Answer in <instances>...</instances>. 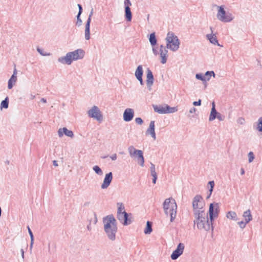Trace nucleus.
Listing matches in <instances>:
<instances>
[{"label": "nucleus", "instance_id": "nucleus-1", "mask_svg": "<svg viewBox=\"0 0 262 262\" xmlns=\"http://www.w3.org/2000/svg\"><path fill=\"white\" fill-rule=\"evenodd\" d=\"M104 230L109 239L114 241L118 228L117 222L113 215H108L103 218Z\"/></svg>", "mask_w": 262, "mask_h": 262}, {"label": "nucleus", "instance_id": "nucleus-2", "mask_svg": "<svg viewBox=\"0 0 262 262\" xmlns=\"http://www.w3.org/2000/svg\"><path fill=\"white\" fill-rule=\"evenodd\" d=\"M193 215L194 224L196 225L198 229L209 231L211 228L213 230L212 224L209 221L207 214L205 212Z\"/></svg>", "mask_w": 262, "mask_h": 262}, {"label": "nucleus", "instance_id": "nucleus-3", "mask_svg": "<svg viewBox=\"0 0 262 262\" xmlns=\"http://www.w3.org/2000/svg\"><path fill=\"white\" fill-rule=\"evenodd\" d=\"M84 54L85 52L83 50L81 49H77L73 52H68L65 56L58 58V61L62 64L70 65L73 60L82 59Z\"/></svg>", "mask_w": 262, "mask_h": 262}, {"label": "nucleus", "instance_id": "nucleus-4", "mask_svg": "<svg viewBox=\"0 0 262 262\" xmlns=\"http://www.w3.org/2000/svg\"><path fill=\"white\" fill-rule=\"evenodd\" d=\"M163 206L165 215L167 216L169 215L170 222H172L177 215V205L175 200L170 198L166 199L165 200Z\"/></svg>", "mask_w": 262, "mask_h": 262}, {"label": "nucleus", "instance_id": "nucleus-5", "mask_svg": "<svg viewBox=\"0 0 262 262\" xmlns=\"http://www.w3.org/2000/svg\"><path fill=\"white\" fill-rule=\"evenodd\" d=\"M166 48L173 52L177 51L180 45V40L173 32H168L165 38Z\"/></svg>", "mask_w": 262, "mask_h": 262}, {"label": "nucleus", "instance_id": "nucleus-6", "mask_svg": "<svg viewBox=\"0 0 262 262\" xmlns=\"http://www.w3.org/2000/svg\"><path fill=\"white\" fill-rule=\"evenodd\" d=\"M204 206L205 202L202 197L200 195H195L192 201L193 215L205 212Z\"/></svg>", "mask_w": 262, "mask_h": 262}, {"label": "nucleus", "instance_id": "nucleus-7", "mask_svg": "<svg viewBox=\"0 0 262 262\" xmlns=\"http://www.w3.org/2000/svg\"><path fill=\"white\" fill-rule=\"evenodd\" d=\"M218 10L216 14L217 18L221 21L229 23L233 19V16L230 12H227L224 8V6H216Z\"/></svg>", "mask_w": 262, "mask_h": 262}, {"label": "nucleus", "instance_id": "nucleus-8", "mask_svg": "<svg viewBox=\"0 0 262 262\" xmlns=\"http://www.w3.org/2000/svg\"><path fill=\"white\" fill-rule=\"evenodd\" d=\"M87 114L89 117L97 120L99 122L103 121V115L99 108L94 105L91 107L88 112Z\"/></svg>", "mask_w": 262, "mask_h": 262}, {"label": "nucleus", "instance_id": "nucleus-9", "mask_svg": "<svg viewBox=\"0 0 262 262\" xmlns=\"http://www.w3.org/2000/svg\"><path fill=\"white\" fill-rule=\"evenodd\" d=\"M154 111L161 114L173 113L178 111L176 107H170L167 104L154 106Z\"/></svg>", "mask_w": 262, "mask_h": 262}, {"label": "nucleus", "instance_id": "nucleus-10", "mask_svg": "<svg viewBox=\"0 0 262 262\" xmlns=\"http://www.w3.org/2000/svg\"><path fill=\"white\" fill-rule=\"evenodd\" d=\"M219 206L218 204L216 203L214 205L212 203H211L209 205V215L210 222L212 224V222L214 220V219L216 218L218 216L219 214Z\"/></svg>", "mask_w": 262, "mask_h": 262}, {"label": "nucleus", "instance_id": "nucleus-11", "mask_svg": "<svg viewBox=\"0 0 262 262\" xmlns=\"http://www.w3.org/2000/svg\"><path fill=\"white\" fill-rule=\"evenodd\" d=\"M160 62L162 64H165L167 60L168 50L166 47L161 45L159 49Z\"/></svg>", "mask_w": 262, "mask_h": 262}, {"label": "nucleus", "instance_id": "nucleus-12", "mask_svg": "<svg viewBox=\"0 0 262 262\" xmlns=\"http://www.w3.org/2000/svg\"><path fill=\"white\" fill-rule=\"evenodd\" d=\"M185 246L183 243H179L176 249L173 251L171 255V258L172 260L177 259L183 252Z\"/></svg>", "mask_w": 262, "mask_h": 262}, {"label": "nucleus", "instance_id": "nucleus-13", "mask_svg": "<svg viewBox=\"0 0 262 262\" xmlns=\"http://www.w3.org/2000/svg\"><path fill=\"white\" fill-rule=\"evenodd\" d=\"M128 215L126 212L117 213V218L123 225L126 226L131 223V221L128 219Z\"/></svg>", "mask_w": 262, "mask_h": 262}, {"label": "nucleus", "instance_id": "nucleus-14", "mask_svg": "<svg viewBox=\"0 0 262 262\" xmlns=\"http://www.w3.org/2000/svg\"><path fill=\"white\" fill-rule=\"evenodd\" d=\"M154 77L151 71L148 69L146 74V85L148 90L150 91L154 84Z\"/></svg>", "mask_w": 262, "mask_h": 262}, {"label": "nucleus", "instance_id": "nucleus-15", "mask_svg": "<svg viewBox=\"0 0 262 262\" xmlns=\"http://www.w3.org/2000/svg\"><path fill=\"white\" fill-rule=\"evenodd\" d=\"M134 111L130 108H127L124 111L123 114V118L124 121H130L134 118Z\"/></svg>", "mask_w": 262, "mask_h": 262}, {"label": "nucleus", "instance_id": "nucleus-16", "mask_svg": "<svg viewBox=\"0 0 262 262\" xmlns=\"http://www.w3.org/2000/svg\"><path fill=\"white\" fill-rule=\"evenodd\" d=\"M113 180V173L110 172L106 173L105 176L103 183L101 185V188L102 189H105L108 188Z\"/></svg>", "mask_w": 262, "mask_h": 262}, {"label": "nucleus", "instance_id": "nucleus-17", "mask_svg": "<svg viewBox=\"0 0 262 262\" xmlns=\"http://www.w3.org/2000/svg\"><path fill=\"white\" fill-rule=\"evenodd\" d=\"M210 29L211 30V33L206 34V37L207 39L211 43L218 46H221L218 42L216 34L213 33L212 27H211Z\"/></svg>", "mask_w": 262, "mask_h": 262}, {"label": "nucleus", "instance_id": "nucleus-18", "mask_svg": "<svg viewBox=\"0 0 262 262\" xmlns=\"http://www.w3.org/2000/svg\"><path fill=\"white\" fill-rule=\"evenodd\" d=\"M143 74V67L141 65L138 66L135 71V76L136 78L139 81L141 85H143V81L142 76Z\"/></svg>", "mask_w": 262, "mask_h": 262}, {"label": "nucleus", "instance_id": "nucleus-19", "mask_svg": "<svg viewBox=\"0 0 262 262\" xmlns=\"http://www.w3.org/2000/svg\"><path fill=\"white\" fill-rule=\"evenodd\" d=\"M17 70L16 68H14L13 74L8 81V88L10 90L13 88L14 84H15L17 81Z\"/></svg>", "mask_w": 262, "mask_h": 262}, {"label": "nucleus", "instance_id": "nucleus-20", "mask_svg": "<svg viewBox=\"0 0 262 262\" xmlns=\"http://www.w3.org/2000/svg\"><path fill=\"white\" fill-rule=\"evenodd\" d=\"M146 135H150L151 137L154 139L156 140V136L155 130V121H151L149 123V125L146 132Z\"/></svg>", "mask_w": 262, "mask_h": 262}, {"label": "nucleus", "instance_id": "nucleus-21", "mask_svg": "<svg viewBox=\"0 0 262 262\" xmlns=\"http://www.w3.org/2000/svg\"><path fill=\"white\" fill-rule=\"evenodd\" d=\"M218 113H219L215 109V103L213 102L212 103V108L209 117V121H212L214 120L216 118V116L217 115Z\"/></svg>", "mask_w": 262, "mask_h": 262}, {"label": "nucleus", "instance_id": "nucleus-22", "mask_svg": "<svg viewBox=\"0 0 262 262\" xmlns=\"http://www.w3.org/2000/svg\"><path fill=\"white\" fill-rule=\"evenodd\" d=\"M137 158L138 163L141 166L143 167L144 165V158L143 151L141 150L137 155Z\"/></svg>", "mask_w": 262, "mask_h": 262}, {"label": "nucleus", "instance_id": "nucleus-23", "mask_svg": "<svg viewBox=\"0 0 262 262\" xmlns=\"http://www.w3.org/2000/svg\"><path fill=\"white\" fill-rule=\"evenodd\" d=\"M129 155L130 157L134 158L135 156H137L138 152L141 150L136 149L133 145L129 146L127 148Z\"/></svg>", "mask_w": 262, "mask_h": 262}, {"label": "nucleus", "instance_id": "nucleus-24", "mask_svg": "<svg viewBox=\"0 0 262 262\" xmlns=\"http://www.w3.org/2000/svg\"><path fill=\"white\" fill-rule=\"evenodd\" d=\"M90 23L86 22L84 31V37L85 40L90 39Z\"/></svg>", "mask_w": 262, "mask_h": 262}, {"label": "nucleus", "instance_id": "nucleus-25", "mask_svg": "<svg viewBox=\"0 0 262 262\" xmlns=\"http://www.w3.org/2000/svg\"><path fill=\"white\" fill-rule=\"evenodd\" d=\"M245 218L246 223H248L250 221L252 220V216L251 213V211L249 209L245 211L243 215Z\"/></svg>", "mask_w": 262, "mask_h": 262}, {"label": "nucleus", "instance_id": "nucleus-26", "mask_svg": "<svg viewBox=\"0 0 262 262\" xmlns=\"http://www.w3.org/2000/svg\"><path fill=\"white\" fill-rule=\"evenodd\" d=\"M125 17L127 21H130L132 19V13L130 8H125Z\"/></svg>", "mask_w": 262, "mask_h": 262}, {"label": "nucleus", "instance_id": "nucleus-27", "mask_svg": "<svg viewBox=\"0 0 262 262\" xmlns=\"http://www.w3.org/2000/svg\"><path fill=\"white\" fill-rule=\"evenodd\" d=\"M226 217L228 219H231L232 220H234V221L237 220V214H236V212L234 211H228L227 213Z\"/></svg>", "mask_w": 262, "mask_h": 262}, {"label": "nucleus", "instance_id": "nucleus-28", "mask_svg": "<svg viewBox=\"0 0 262 262\" xmlns=\"http://www.w3.org/2000/svg\"><path fill=\"white\" fill-rule=\"evenodd\" d=\"M152 231V223L149 221H147L146 223V227L144 229V232L146 234H150Z\"/></svg>", "mask_w": 262, "mask_h": 262}, {"label": "nucleus", "instance_id": "nucleus-29", "mask_svg": "<svg viewBox=\"0 0 262 262\" xmlns=\"http://www.w3.org/2000/svg\"><path fill=\"white\" fill-rule=\"evenodd\" d=\"M149 40L152 46H154L156 45L157 41L154 32L150 34Z\"/></svg>", "mask_w": 262, "mask_h": 262}, {"label": "nucleus", "instance_id": "nucleus-30", "mask_svg": "<svg viewBox=\"0 0 262 262\" xmlns=\"http://www.w3.org/2000/svg\"><path fill=\"white\" fill-rule=\"evenodd\" d=\"M195 77L197 79L200 80L203 82L210 80V77L205 78V77L201 73H197L195 75Z\"/></svg>", "mask_w": 262, "mask_h": 262}, {"label": "nucleus", "instance_id": "nucleus-31", "mask_svg": "<svg viewBox=\"0 0 262 262\" xmlns=\"http://www.w3.org/2000/svg\"><path fill=\"white\" fill-rule=\"evenodd\" d=\"M63 134L68 137L72 138L74 136V134L72 131L68 130L66 127L63 128Z\"/></svg>", "mask_w": 262, "mask_h": 262}, {"label": "nucleus", "instance_id": "nucleus-32", "mask_svg": "<svg viewBox=\"0 0 262 262\" xmlns=\"http://www.w3.org/2000/svg\"><path fill=\"white\" fill-rule=\"evenodd\" d=\"M93 169L94 171L98 175L102 176L103 174V171L97 165H95L93 167Z\"/></svg>", "mask_w": 262, "mask_h": 262}, {"label": "nucleus", "instance_id": "nucleus-33", "mask_svg": "<svg viewBox=\"0 0 262 262\" xmlns=\"http://www.w3.org/2000/svg\"><path fill=\"white\" fill-rule=\"evenodd\" d=\"M9 105V101L8 98L3 100L1 104V108H7Z\"/></svg>", "mask_w": 262, "mask_h": 262}, {"label": "nucleus", "instance_id": "nucleus-34", "mask_svg": "<svg viewBox=\"0 0 262 262\" xmlns=\"http://www.w3.org/2000/svg\"><path fill=\"white\" fill-rule=\"evenodd\" d=\"M208 185H210V188L209 190V194H208V196L207 198V199L209 198L210 196V195H211V193L212 192L213 189V187H214V181H209L208 182Z\"/></svg>", "mask_w": 262, "mask_h": 262}, {"label": "nucleus", "instance_id": "nucleus-35", "mask_svg": "<svg viewBox=\"0 0 262 262\" xmlns=\"http://www.w3.org/2000/svg\"><path fill=\"white\" fill-rule=\"evenodd\" d=\"M117 205L118 206V209H117V213L125 212L124 206L122 203H119L117 204Z\"/></svg>", "mask_w": 262, "mask_h": 262}, {"label": "nucleus", "instance_id": "nucleus-36", "mask_svg": "<svg viewBox=\"0 0 262 262\" xmlns=\"http://www.w3.org/2000/svg\"><path fill=\"white\" fill-rule=\"evenodd\" d=\"M257 129L260 132H262V117L259 118L258 120Z\"/></svg>", "mask_w": 262, "mask_h": 262}, {"label": "nucleus", "instance_id": "nucleus-37", "mask_svg": "<svg viewBox=\"0 0 262 262\" xmlns=\"http://www.w3.org/2000/svg\"><path fill=\"white\" fill-rule=\"evenodd\" d=\"M248 162L249 163H251L252 162H253L255 157H254V154L252 151H250L248 154Z\"/></svg>", "mask_w": 262, "mask_h": 262}, {"label": "nucleus", "instance_id": "nucleus-38", "mask_svg": "<svg viewBox=\"0 0 262 262\" xmlns=\"http://www.w3.org/2000/svg\"><path fill=\"white\" fill-rule=\"evenodd\" d=\"M211 76H212L213 77H215V74L213 71H207L204 75L205 78H210Z\"/></svg>", "mask_w": 262, "mask_h": 262}, {"label": "nucleus", "instance_id": "nucleus-39", "mask_svg": "<svg viewBox=\"0 0 262 262\" xmlns=\"http://www.w3.org/2000/svg\"><path fill=\"white\" fill-rule=\"evenodd\" d=\"M150 171L151 175H155V173H157L155 170V166L152 163H150Z\"/></svg>", "mask_w": 262, "mask_h": 262}, {"label": "nucleus", "instance_id": "nucleus-40", "mask_svg": "<svg viewBox=\"0 0 262 262\" xmlns=\"http://www.w3.org/2000/svg\"><path fill=\"white\" fill-rule=\"evenodd\" d=\"M124 5L125 8H130V6H132V3L130 0H124Z\"/></svg>", "mask_w": 262, "mask_h": 262}, {"label": "nucleus", "instance_id": "nucleus-41", "mask_svg": "<svg viewBox=\"0 0 262 262\" xmlns=\"http://www.w3.org/2000/svg\"><path fill=\"white\" fill-rule=\"evenodd\" d=\"M81 14H79V13H78L77 15V22H76V25L78 26H81V24H82V20L81 19H80V16Z\"/></svg>", "mask_w": 262, "mask_h": 262}, {"label": "nucleus", "instance_id": "nucleus-42", "mask_svg": "<svg viewBox=\"0 0 262 262\" xmlns=\"http://www.w3.org/2000/svg\"><path fill=\"white\" fill-rule=\"evenodd\" d=\"M245 119L243 117H239L237 119V123L241 124V125H243L245 123Z\"/></svg>", "mask_w": 262, "mask_h": 262}, {"label": "nucleus", "instance_id": "nucleus-43", "mask_svg": "<svg viewBox=\"0 0 262 262\" xmlns=\"http://www.w3.org/2000/svg\"><path fill=\"white\" fill-rule=\"evenodd\" d=\"M135 122L137 124L141 125L142 124L143 121L141 118L138 117L135 119Z\"/></svg>", "mask_w": 262, "mask_h": 262}, {"label": "nucleus", "instance_id": "nucleus-44", "mask_svg": "<svg viewBox=\"0 0 262 262\" xmlns=\"http://www.w3.org/2000/svg\"><path fill=\"white\" fill-rule=\"evenodd\" d=\"M216 118H217L220 121H223L225 119V116L219 113L216 116Z\"/></svg>", "mask_w": 262, "mask_h": 262}, {"label": "nucleus", "instance_id": "nucleus-45", "mask_svg": "<svg viewBox=\"0 0 262 262\" xmlns=\"http://www.w3.org/2000/svg\"><path fill=\"white\" fill-rule=\"evenodd\" d=\"M247 223H246V222H244L243 221H241V222H238V224L239 225V227L242 228V229H243L246 226V225L247 224Z\"/></svg>", "mask_w": 262, "mask_h": 262}, {"label": "nucleus", "instance_id": "nucleus-46", "mask_svg": "<svg viewBox=\"0 0 262 262\" xmlns=\"http://www.w3.org/2000/svg\"><path fill=\"white\" fill-rule=\"evenodd\" d=\"M93 9H92V10L89 14L88 18L86 20V22H89V23H91V18H92V16H93Z\"/></svg>", "mask_w": 262, "mask_h": 262}, {"label": "nucleus", "instance_id": "nucleus-47", "mask_svg": "<svg viewBox=\"0 0 262 262\" xmlns=\"http://www.w3.org/2000/svg\"><path fill=\"white\" fill-rule=\"evenodd\" d=\"M27 229L28 230V232L30 236L31 239L34 240L33 234V233H32V231L31 230L30 227L29 226H28Z\"/></svg>", "mask_w": 262, "mask_h": 262}, {"label": "nucleus", "instance_id": "nucleus-48", "mask_svg": "<svg viewBox=\"0 0 262 262\" xmlns=\"http://www.w3.org/2000/svg\"><path fill=\"white\" fill-rule=\"evenodd\" d=\"M58 135L59 137H61L63 136V128H59L58 130Z\"/></svg>", "mask_w": 262, "mask_h": 262}, {"label": "nucleus", "instance_id": "nucleus-49", "mask_svg": "<svg viewBox=\"0 0 262 262\" xmlns=\"http://www.w3.org/2000/svg\"><path fill=\"white\" fill-rule=\"evenodd\" d=\"M193 104L194 106H200L201 104V100L199 99L198 101H194Z\"/></svg>", "mask_w": 262, "mask_h": 262}, {"label": "nucleus", "instance_id": "nucleus-50", "mask_svg": "<svg viewBox=\"0 0 262 262\" xmlns=\"http://www.w3.org/2000/svg\"><path fill=\"white\" fill-rule=\"evenodd\" d=\"M117 156L116 154H113V155H112V156H110V158L113 161H115L117 159Z\"/></svg>", "mask_w": 262, "mask_h": 262}, {"label": "nucleus", "instance_id": "nucleus-51", "mask_svg": "<svg viewBox=\"0 0 262 262\" xmlns=\"http://www.w3.org/2000/svg\"><path fill=\"white\" fill-rule=\"evenodd\" d=\"M78 8H79L78 13H79V14H81L82 13V6L80 4H78Z\"/></svg>", "mask_w": 262, "mask_h": 262}, {"label": "nucleus", "instance_id": "nucleus-52", "mask_svg": "<svg viewBox=\"0 0 262 262\" xmlns=\"http://www.w3.org/2000/svg\"><path fill=\"white\" fill-rule=\"evenodd\" d=\"M196 110L195 108L194 107H192L190 110H189V113H195L196 112Z\"/></svg>", "mask_w": 262, "mask_h": 262}, {"label": "nucleus", "instance_id": "nucleus-53", "mask_svg": "<svg viewBox=\"0 0 262 262\" xmlns=\"http://www.w3.org/2000/svg\"><path fill=\"white\" fill-rule=\"evenodd\" d=\"M152 50L153 53L155 55H157L158 54V51L156 49V48H152Z\"/></svg>", "mask_w": 262, "mask_h": 262}, {"label": "nucleus", "instance_id": "nucleus-54", "mask_svg": "<svg viewBox=\"0 0 262 262\" xmlns=\"http://www.w3.org/2000/svg\"><path fill=\"white\" fill-rule=\"evenodd\" d=\"M33 243H34V240L31 239V243H30V250H32V249Z\"/></svg>", "mask_w": 262, "mask_h": 262}, {"label": "nucleus", "instance_id": "nucleus-55", "mask_svg": "<svg viewBox=\"0 0 262 262\" xmlns=\"http://www.w3.org/2000/svg\"><path fill=\"white\" fill-rule=\"evenodd\" d=\"M20 252H21V257H22L23 259H24V250L23 249H21Z\"/></svg>", "mask_w": 262, "mask_h": 262}, {"label": "nucleus", "instance_id": "nucleus-56", "mask_svg": "<svg viewBox=\"0 0 262 262\" xmlns=\"http://www.w3.org/2000/svg\"><path fill=\"white\" fill-rule=\"evenodd\" d=\"M53 165H54V166H56H56H58V163H57V161H56V160H54V161H53Z\"/></svg>", "mask_w": 262, "mask_h": 262}, {"label": "nucleus", "instance_id": "nucleus-57", "mask_svg": "<svg viewBox=\"0 0 262 262\" xmlns=\"http://www.w3.org/2000/svg\"><path fill=\"white\" fill-rule=\"evenodd\" d=\"M37 51L41 54V55H45V54H43L42 52H41V50L40 49H39V48H37Z\"/></svg>", "mask_w": 262, "mask_h": 262}, {"label": "nucleus", "instance_id": "nucleus-58", "mask_svg": "<svg viewBox=\"0 0 262 262\" xmlns=\"http://www.w3.org/2000/svg\"><path fill=\"white\" fill-rule=\"evenodd\" d=\"M244 174H245V170H244V168H242L241 169V174L243 175Z\"/></svg>", "mask_w": 262, "mask_h": 262}, {"label": "nucleus", "instance_id": "nucleus-59", "mask_svg": "<svg viewBox=\"0 0 262 262\" xmlns=\"http://www.w3.org/2000/svg\"><path fill=\"white\" fill-rule=\"evenodd\" d=\"M40 101L43 102V103H46L47 102V100L45 98H41V100H40Z\"/></svg>", "mask_w": 262, "mask_h": 262}, {"label": "nucleus", "instance_id": "nucleus-60", "mask_svg": "<svg viewBox=\"0 0 262 262\" xmlns=\"http://www.w3.org/2000/svg\"><path fill=\"white\" fill-rule=\"evenodd\" d=\"M154 179H157V173H155V175H151Z\"/></svg>", "mask_w": 262, "mask_h": 262}, {"label": "nucleus", "instance_id": "nucleus-61", "mask_svg": "<svg viewBox=\"0 0 262 262\" xmlns=\"http://www.w3.org/2000/svg\"><path fill=\"white\" fill-rule=\"evenodd\" d=\"M156 181H157V179H152V183H153L154 184H156Z\"/></svg>", "mask_w": 262, "mask_h": 262}, {"label": "nucleus", "instance_id": "nucleus-62", "mask_svg": "<svg viewBox=\"0 0 262 262\" xmlns=\"http://www.w3.org/2000/svg\"><path fill=\"white\" fill-rule=\"evenodd\" d=\"M35 95H31V98L32 99H33L35 98Z\"/></svg>", "mask_w": 262, "mask_h": 262}, {"label": "nucleus", "instance_id": "nucleus-63", "mask_svg": "<svg viewBox=\"0 0 262 262\" xmlns=\"http://www.w3.org/2000/svg\"><path fill=\"white\" fill-rule=\"evenodd\" d=\"M87 228H88V229L89 230H91V227H90V225H88V226H87Z\"/></svg>", "mask_w": 262, "mask_h": 262}, {"label": "nucleus", "instance_id": "nucleus-64", "mask_svg": "<svg viewBox=\"0 0 262 262\" xmlns=\"http://www.w3.org/2000/svg\"><path fill=\"white\" fill-rule=\"evenodd\" d=\"M107 156H104V157H102V158L103 159H105L107 157Z\"/></svg>", "mask_w": 262, "mask_h": 262}]
</instances>
